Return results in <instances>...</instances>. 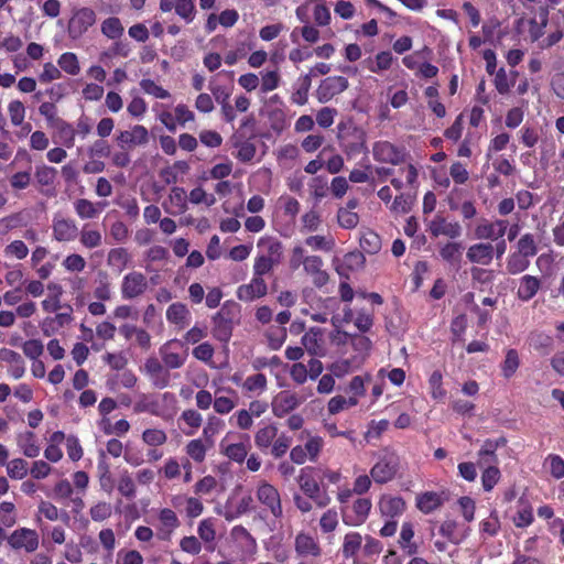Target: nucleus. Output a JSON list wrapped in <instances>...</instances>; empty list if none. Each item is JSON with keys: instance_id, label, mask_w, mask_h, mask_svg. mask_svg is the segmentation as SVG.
Here are the masks:
<instances>
[{"instance_id": "79ce46f5", "label": "nucleus", "mask_w": 564, "mask_h": 564, "mask_svg": "<svg viewBox=\"0 0 564 564\" xmlns=\"http://www.w3.org/2000/svg\"><path fill=\"white\" fill-rule=\"evenodd\" d=\"M505 249H496L497 258H500ZM495 249H468L466 257L471 262L488 264L494 258Z\"/></svg>"}, {"instance_id": "cd10ccee", "label": "nucleus", "mask_w": 564, "mask_h": 564, "mask_svg": "<svg viewBox=\"0 0 564 564\" xmlns=\"http://www.w3.org/2000/svg\"><path fill=\"white\" fill-rule=\"evenodd\" d=\"M278 427L275 424H268L259 429L254 434V444L261 451H267L278 436Z\"/></svg>"}, {"instance_id": "bb28decb", "label": "nucleus", "mask_w": 564, "mask_h": 564, "mask_svg": "<svg viewBox=\"0 0 564 564\" xmlns=\"http://www.w3.org/2000/svg\"><path fill=\"white\" fill-rule=\"evenodd\" d=\"M443 505L441 495L434 491H426L416 497V507L420 511L429 514Z\"/></svg>"}, {"instance_id": "338daca9", "label": "nucleus", "mask_w": 564, "mask_h": 564, "mask_svg": "<svg viewBox=\"0 0 564 564\" xmlns=\"http://www.w3.org/2000/svg\"><path fill=\"white\" fill-rule=\"evenodd\" d=\"M112 513V507L109 502H98L89 510L91 519L96 522H101L108 519Z\"/></svg>"}, {"instance_id": "052dcab7", "label": "nucleus", "mask_w": 564, "mask_h": 564, "mask_svg": "<svg viewBox=\"0 0 564 564\" xmlns=\"http://www.w3.org/2000/svg\"><path fill=\"white\" fill-rule=\"evenodd\" d=\"M291 443H292V438L290 436H288L286 434L281 433L280 435H278L275 437V440L273 441V443L271 445V454L275 458L282 457L286 453L289 447L291 446Z\"/></svg>"}, {"instance_id": "7ed1b4c3", "label": "nucleus", "mask_w": 564, "mask_h": 564, "mask_svg": "<svg viewBox=\"0 0 564 564\" xmlns=\"http://www.w3.org/2000/svg\"><path fill=\"white\" fill-rule=\"evenodd\" d=\"M240 318V305L234 301H226L220 310L212 317V334L217 340L227 344L234 326Z\"/></svg>"}, {"instance_id": "f03ea898", "label": "nucleus", "mask_w": 564, "mask_h": 564, "mask_svg": "<svg viewBox=\"0 0 564 564\" xmlns=\"http://www.w3.org/2000/svg\"><path fill=\"white\" fill-rule=\"evenodd\" d=\"M319 471L312 466L304 467L297 476V484L304 496L314 501L318 508H325L330 503V496L326 486L319 479Z\"/></svg>"}, {"instance_id": "de8ad7c7", "label": "nucleus", "mask_w": 564, "mask_h": 564, "mask_svg": "<svg viewBox=\"0 0 564 564\" xmlns=\"http://www.w3.org/2000/svg\"><path fill=\"white\" fill-rule=\"evenodd\" d=\"M133 411L135 413L148 412L152 415H161L159 401L142 394L141 398L134 403Z\"/></svg>"}, {"instance_id": "6e6552de", "label": "nucleus", "mask_w": 564, "mask_h": 564, "mask_svg": "<svg viewBox=\"0 0 564 564\" xmlns=\"http://www.w3.org/2000/svg\"><path fill=\"white\" fill-rule=\"evenodd\" d=\"M349 82L344 76H328L321 80L315 97L321 104L330 101L334 97L345 91Z\"/></svg>"}, {"instance_id": "2f4dec72", "label": "nucleus", "mask_w": 564, "mask_h": 564, "mask_svg": "<svg viewBox=\"0 0 564 564\" xmlns=\"http://www.w3.org/2000/svg\"><path fill=\"white\" fill-rule=\"evenodd\" d=\"M234 148L237 150L235 158L241 163H250L257 153V148L250 139L235 140Z\"/></svg>"}, {"instance_id": "5701e85b", "label": "nucleus", "mask_w": 564, "mask_h": 564, "mask_svg": "<svg viewBox=\"0 0 564 564\" xmlns=\"http://www.w3.org/2000/svg\"><path fill=\"white\" fill-rule=\"evenodd\" d=\"M0 360L11 365L10 373L14 379H20L25 372L24 360L21 355L8 348H0Z\"/></svg>"}, {"instance_id": "72a5a7b5", "label": "nucleus", "mask_w": 564, "mask_h": 564, "mask_svg": "<svg viewBox=\"0 0 564 564\" xmlns=\"http://www.w3.org/2000/svg\"><path fill=\"white\" fill-rule=\"evenodd\" d=\"M553 338L544 333H531L529 345L540 355H549L553 350Z\"/></svg>"}, {"instance_id": "9d476101", "label": "nucleus", "mask_w": 564, "mask_h": 564, "mask_svg": "<svg viewBox=\"0 0 564 564\" xmlns=\"http://www.w3.org/2000/svg\"><path fill=\"white\" fill-rule=\"evenodd\" d=\"M115 140L121 150H129L147 144L149 142V131L144 126L135 124L131 130L119 131Z\"/></svg>"}, {"instance_id": "a878e982", "label": "nucleus", "mask_w": 564, "mask_h": 564, "mask_svg": "<svg viewBox=\"0 0 564 564\" xmlns=\"http://www.w3.org/2000/svg\"><path fill=\"white\" fill-rule=\"evenodd\" d=\"M312 86L311 74L301 75L296 82V88L291 96V101L304 106L308 101V93Z\"/></svg>"}, {"instance_id": "f8f14e48", "label": "nucleus", "mask_w": 564, "mask_h": 564, "mask_svg": "<svg viewBox=\"0 0 564 564\" xmlns=\"http://www.w3.org/2000/svg\"><path fill=\"white\" fill-rule=\"evenodd\" d=\"M508 225L507 220L489 221L484 218L475 227L474 237L479 240L495 241L506 234Z\"/></svg>"}, {"instance_id": "49530a36", "label": "nucleus", "mask_w": 564, "mask_h": 564, "mask_svg": "<svg viewBox=\"0 0 564 564\" xmlns=\"http://www.w3.org/2000/svg\"><path fill=\"white\" fill-rule=\"evenodd\" d=\"M279 261L280 254L278 252H270L269 256L258 257L254 263V275L262 276L263 274L268 273Z\"/></svg>"}, {"instance_id": "a19ab883", "label": "nucleus", "mask_w": 564, "mask_h": 564, "mask_svg": "<svg viewBox=\"0 0 564 564\" xmlns=\"http://www.w3.org/2000/svg\"><path fill=\"white\" fill-rule=\"evenodd\" d=\"M189 311L183 303H173L166 311V318L170 323L184 326L187 324Z\"/></svg>"}, {"instance_id": "dca6fc26", "label": "nucleus", "mask_w": 564, "mask_h": 564, "mask_svg": "<svg viewBox=\"0 0 564 564\" xmlns=\"http://www.w3.org/2000/svg\"><path fill=\"white\" fill-rule=\"evenodd\" d=\"M144 370L154 387L163 389L170 384V372L155 357H150L144 362Z\"/></svg>"}, {"instance_id": "f3484780", "label": "nucleus", "mask_w": 564, "mask_h": 564, "mask_svg": "<svg viewBox=\"0 0 564 564\" xmlns=\"http://www.w3.org/2000/svg\"><path fill=\"white\" fill-rule=\"evenodd\" d=\"M148 282L140 272H132L123 278L121 292L124 299H134L145 292Z\"/></svg>"}, {"instance_id": "0e129e2a", "label": "nucleus", "mask_w": 564, "mask_h": 564, "mask_svg": "<svg viewBox=\"0 0 564 564\" xmlns=\"http://www.w3.org/2000/svg\"><path fill=\"white\" fill-rule=\"evenodd\" d=\"M223 426L224 422L219 417L215 415L208 417L207 424L203 430V435L205 436L209 446L213 445V437L220 431Z\"/></svg>"}, {"instance_id": "c85d7f7f", "label": "nucleus", "mask_w": 564, "mask_h": 564, "mask_svg": "<svg viewBox=\"0 0 564 564\" xmlns=\"http://www.w3.org/2000/svg\"><path fill=\"white\" fill-rule=\"evenodd\" d=\"M51 128L56 130L58 141L66 148H73L75 144V128L64 119L57 120Z\"/></svg>"}, {"instance_id": "864d4df0", "label": "nucleus", "mask_w": 564, "mask_h": 564, "mask_svg": "<svg viewBox=\"0 0 564 564\" xmlns=\"http://www.w3.org/2000/svg\"><path fill=\"white\" fill-rule=\"evenodd\" d=\"M496 446L494 440H486L478 452L480 465H491L497 463Z\"/></svg>"}, {"instance_id": "4d7b16f0", "label": "nucleus", "mask_w": 564, "mask_h": 564, "mask_svg": "<svg viewBox=\"0 0 564 564\" xmlns=\"http://www.w3.org/2000/svg\"><path fill=\"white\" fill-rule=\"evenodd\" d=\"M337 220L340 227L352 229L358 225L359 216L357 213L349 210V208H339Z\"/></svg>"}, {"instance_id": "aec40b11", "label": "nucleus", "mask_w": 564, "mask_h": 564, "mask_svg": "<svg viewBox=\"0 0 564 564\" xmlns=\"http://www.w3.org/2000/svg\"><path fill=\"white\" fill-rule=\"evenodd\" d=\"M267 294V284L262 276L254 275L249 284H243L238 288L237 296L240 301H253Z\"/></svg>"}, {"instance_id": "603ef678", "label": "nucleus", "mask_w": 564, "mask_h": 564, "mask_svg": "<svg viewBox=\"0 0 564 564\" xmlns=\"http://www.w3.org/2000/svg\"><path fill=\"white\" fill-rule=\"evenodd\" d=\"M343 335L345 336V340L348 338L350 339V344H351L352 348L359 355L366 356L369 354V351L372 347V341L370 340V338H368L364 335H349L346 332H344Z\"/></svg>"}, {"instance_id": "ea45409f", "label": "nucleus", "mask_w": 564, "mask_h": 564, "mask_svg": "<svg viewBox=\"0 0 564 564\" xmlns=\"http://www.w3.org/2000/svg\"><path fill=\"white\" fill-rule=\"evenodd\" d=\"M57 65L61 70L72 76H76L80 72L78 57L73 52L63 53L57 59Z\"/></svg>"}, {"instance_id": "39448f33", "label": "nucleus", "mask_w": 564, "mask_h": 564, "mask_svg": "<svg viewBox=\"0 0 564 564\" xmlns=\"http://www.w3.org/2000/svg\"><path fill=\"white\" fill-rule=\"evenodd\" d=\"M400 458L394 453H386L370 469V476L377 484H387L398 474Z\"/></svg>"}, {"instance_id": "37998d69", "label": "nucleus", "mask_w": 564, "mask_h": 564, "mask_svg": "<svg viewBox=\"0 0 564 564\" xmlns=\"http://www.w3.org/2000/svg\"><path fill=\"white\" fill-rule=\"evenodd\" d=\"M242 389L249 393L261 394L267 390L268 380L263 373H257L253 376L247 377V379L242 382Z\"/></svg>"}, {"instance_id": "e2e57ef3", "label": "nucleus", "mask_w": 564, "mask_h": 564, "mask_svg": "<svg viewBox=\"0 0 564 564\" xmlns=\"http://www.w3.org/2000/svg\"><path fill=\"white\" fill-rule=\"evenodd\" d=\"M175 12L187 23H189L195 18V4L192 0H176Z\"/></svg>"}, {"instance_id": "ddd939ff", "label": "nucleus", "mask_w": 564, "mask_h": 564, "mask_svg": "<svg viewBox=\"0 0 564 564\" xmlns=\"http://www.w3.org/2000/svg\"><path fill=\"white\" fill-rule=\"evenodd\" d=\"M53 236L59 242H69L77 238L79 230L76 221L72 218H65L55 215L52 224Z\"/></svg>"}, {"instance_id": "3c124183", "label": "nucleus", "mask_w": 564, "mask_h": 564, "mask_svg": "<svg viewBox=\"0 0 564 564\" xmlns=\"http://www.w3.org/2000/svg\"><path fill=\"white\" fill-rule=\"evenodd\" d=\"M520 359L516 349H509L506 354L505 361L501 365V371L505 378L512 377L519 368Z\"/></svg>"}, {"instance_id": "b1692460", "label": "nucleus", "mask_w": 564, "mask_h": 564, "mask_svg": "<svg viewBox=\"0 0 564 564\" xmlns=\"http://www.w3.org/2000/svg\"><path fill=\"white\" fill-rule=\"evenodd\" d=\"M295 551L301 556H314L321 555V547L318 543L308 534L300 533L295 538Z\"/></svg>"}, {"instance_id": "8fccbe9b", "label": "nucleus", "mask_w": 564, "mask_h": 564, "mask_svg": "<svg viewBox=\"0 0 564 564\" xmlns=\"http://www.w3.org/2000/svg\"><path fill=\"white\" fill-rule=\"evenodd\" d=\"M281 76L278 69L261 73L260 89L263 94L270 93L280 86Z\"/></svg>"}, {"instance_id": "2eb2a0df", "label": "nucleus", "mask_w": 564, "mask_h": 564, "mask_svg": "<svg viewBox=\"0 0 564 564\" xmlns=\"http://www.w3.org/2000/svg\"><path fill=\"white\" fill-rule=\"evenodd\" d=\"M301 404L299 397L290 391L279 392L272 400V413L276 417H283Z\"/></svg>"}, {"instance_id": "a18cd8bd", "label": "nucleus", "mask_w": 564, "mask_h": 564, "mask_svg": "<svg viewBox=\"0 0 564 564\" xmlns=\"http://www.w3.org/2000/svg\"><path fill=\"white\" fill-rule=\"evenodd\" d=\"M26 109L21 100H11L8 104V115L12 126L21 127L24 123Z\"/></svg>"}, {"instance_id": "e433bc0d", "label": "nucleus", "mask_w": 564, "mask_h": 564, "mask_svg": "<svg viewBox=\"0 0 564 564\" xmlns=\"http://www.w3.org/2000/svg\"><path fill=\"white\" fill-rule=\"evenodd\" d=\"M540 19L541 22H538L535 19L529 21V36L532 42L541 40L544 35V30L549 21V10L546 7L540 8Z\"/></svg>"}, {"instance_id": "7c9ffc66", "label": "nucleus", "mask_w": 564, "mask_h": 564, "mask_svg": "<svg viewBox=\"0 0 564 564\" xmlns=\"http://www.w3.org/2000/svg\"><path fill=\"white\" fill-rule=\"evenodd\" d=\"M380 511L383 516L395 517L405 509V502L401 497H383L379 502Z\"/></svg>"}, {"instance_id": "412c9836", "label": "nucleus", "mask_w": 564, "mask_h": 564, "mask_svg": "<svg viewBox=\"0 0 564 564\" xmlns=\"http://www.w3.org/2000/svg\"><path fill=\"white\" fill-rule=\"evenodd\" d=\"M74 210L80 219L97 218L106 208V202H91L87 198H78L74 202Z\"/></svg>"}, {"instance_id": "c756f323", "label": "nucleus", "mask_w": 564, "mask_h": 564, "mask_svg": "<svg viewBox=\"0 0 564 564\" xmlns=\"http://www.w3.org/2000/svg\"><path fill=\"white\" fill-rule=\"evenodd\" d=\"M362 543V536L358 532L347 533L344 538L343 543V555L346 558H354V564H359L355 558L357 552L360 550Z\"/></svg>"}, {"instance_id": "680f3d73", "label": "nucleus", "mask_w": 564, "mask_h": 564, "mask_svg": "<svg viewBox=\"0 0 564 564\" xmlns=\"http://www.w3.org/2000/svg\"><path fill=\"white\" fill-rule=\"evenodd\" d=\"M186 453L196 463H202L206 456V446L202 440H192L186 445Z\"/></svg>"}, {"instance_id": "09e8293b", "label": "nucleus", "mask_w": 564, "mask_h": 564, "mask_svg": "<svg viewBox=\"0 0 564 564\" xmlns=\"http://www.w3.org/2000/svg\"><path fill=\"white\" fill-rule=\"evenodd\" d=\"M517 72H512V76L516 77ZM516 78L509 79V76L503 67H500L495 73L494 84L497 91L501 95H506L510 91V88L514 85Z\"/></svg>"}, {"instance_id": "473e14b6", "label": "nucleus", "mask_w": 564, "mask_h": 564, "mask_svg": "<svg viewBox=\"0 0 564 564\" xmlns=\"http://www.w3.org/2000/svg\"><path fill=\"white\" fill-rule=\"evenodd\" d=\"M221 453L236 463H242L248 456L250 446L245 443L225 444L220 443Z\"/></svg>"}, {"instance_id": "393cba45", "label": "nucleus", "mask_w": 564, "mask_h": 564, "mask_svg": "<svg viewBox=\"0 0 564 564\" xmlns=\"http://www.w3.org/2000/svg\"><path fill=\"white\" fill-rule=\"evenodd\" d=\"M172 341L165 343L160 348V356L162 358L163 365L166 369H178L183 367L186 361V354H178L171 350Z\"/></svg>"}, {"instance_id": "774afa93", "label": "nucleus", "mask_w": 564, "mask_h": 564, "mask_svg": "<svg viewBox=\"0 0 564 564\" xmlns=\"http://www.w3.org/2000/svg\"><path fill=\"white\" fill-rule=\"evenodd\" d=\"M338 524V514L335 509H328L326 512L323 513L319 525L324 533H330L335 531L336 527Z\"/></svg>"}, {"instance_id": "20e7f679", "label": "nucleus", "mask_w": 564, "mask_h": 564, "mask_svg": "<svg viewBox=\"0 0 564 564\" xmlns=\"http://www.w3.org/2000/svg\"><path fill=\"white\" fill-rule=\"evenodd\" d=\"M372 156L373 160L379 163L398 166L404 164L410 158V154L403 145H397L390 141L380 140L372 144Z\"/></svg>"}, {"instance_id": "bf43d9fd", "label": "nucleus", "mask_w": 564, "mask_h": 564, "mask_svg": "<svg viewBox=\"0 0 564 564\" xmlns=\"http://www.w3.org/2000/svg\"><path fill=\"white\" fill-rule=\"evenodd\" d=\"M57 171L53 166L42 165L35 170L36 181L44 186L52 185L56 178Z\"/></svg>"}, {"instance_id": "f704fd0d", "label": "nucleus", "mask_w": 564, "mask_h": 564, "mask_svg": "<svg viewBox=\"0 0 564 564\" xmlns=\"http://www.w3.org/2000/svg\"><path fill=\"white\" fill-rule=\"evenodd\" d=\"M536 254V249H525V252H522V249L514 252L508 261V269L511 273H519L527 269L529 261L528 256Z\"/></svg>"}, {"instance_id": "1a4fd4ad", "label": "nucleus", "mask_w": 564, "mask_h": 564, "mask_svg": "<svg viewBox=\"0 0 564 564\" xmlns=\"http://www.w3.org/2000/svg\"><path fill=\"white\" fill-rule=\"evenodd\" d=\"M259 502L264 506L275 519L283 517V508L279 490L269 482L258 486L256 492Z\"/></svg>"}, {"instance_id": "c9c22d12", "label": "nucleus", "mask_w": 564, "mask_h": 564, "mask_svg": "<svg viewBox=\"0 0 564 564\" xmlns=\"http://www.w3.org/2000/svg\"><path fill=\"white\" fill-rule=\"evenodd\" d=\"M18 445L26 457L34 458L40 454V446L36 444V436L33 432H25L18 436Z\"/></svg>"}, {"instance_id": "4be33fe9", "label": "nucleus", "mask_w": 564, "mask_h": 564, "mask_svg": "<svg viewBox=\"0 0 564 564\" xmlns=\"http://www.w3.org/2000/svg\"><path fill=\"white\" fill-rule=\"evenodd\" d=\"M365 254L360 249H354L344 254L341 262L336 267L339 275L347 276L346 271H358L364 268Z\"/></svg>"}, {"instance_id": "69168bd1", "label": "nucleus", "mask_w": 564, "mask_h": 564, "mask_svg": "<svg viewBox=\"0 0 564 564\" xmlns=\"http://www.w3.org/2000/svg\"><path fill=\"white\" fill-rule=\"evenodd\" d=\"M140 86L144 93L154 96L155 98L166 99L170 97V93L162 86L154 83L152 79H142Z\"/></svg>"}, {"instance_id": "a211bd4d", "label": "nucleus", "mask_w": 564, "mask_h": 564, "mask_svg": "<svg viewBox=\"0 0 564 564\" xmlns=\"http://www.w3.org/2000/svg\"><path fill=\"white\" fill-rule=\"evenodd\" d=\"M304 349L312 356L324 357L326 348L323 341V332L318 327H313L302 336Z\"/></svg>"}, {"instance_id": "6e6d98bb", "label": "nucleus", "mask_w": 564, "mask_h": 564, "mask_svg": "<svg viewBox=\"0 0 564 564\" xmlns=\"http://www.w3.org/2000/svg\"><path fill=\"white\" fill-rule=\"evenodd\" d=\"M4 466H7L8 476L12 479H23L28 474V463L22 458L12 459Z\"/></svg>"}, {"instance_id": "5fc2aeb1", "label": "nucleus", "mask_w": 564, "mask_h": 564, "mask_svg": "<svg viewBox=\"0 0 564 564\" xmlns=\"http://www.w3.org/2000/svg\"><path fill=\"white\" fill-rule=\"evenodd\" d=\"M392 63H393V56H392L391 52L382 51L376 55L375 62H371V65L368 66V68L372 73H379L382 70L390 69L392 66Z\"/></svg>"}, {"instance_id": "9b49d317", "label": "nucleus", "mask_w": 564, "mask_h": 564, "mask_svg": "<svg viewBox=\"0 0 564 564\" xmlns=\"http://www.w3.org/2000/svg\"><path fill=\"white\" fill-rule=\"evenodd\" d=\"M9 545L14 550H25V552H34L39 547V534L35 530L21 528L12 532L8 538Z\"/></svg>"}, {"instance_id": "6ab92c4d", "label": "nucleus", "mask_w": 564, "mask_h": 564, "mask_svg": "<svg viewBox=\"0 0 564 564\" xmlns=\"http://www.w3.org/2000/svg\"><path fill=\"white\" fill-rule=\"evenodd\" d=\"M430 232L434 237L445 236L451 239L458 238L462 234V227L458 223L447 221L444 217L436 216L429 226Z\"/></svg>"}, {"instance_id": "f257e3e1", "label": "nucleus", "mask_w": 564, "mask_h": 564, "mask_svg": "<svg viewBox=\"0 0 564 564\" xmlns=\"http://www.w3.org/2000/svg\"><path fill=\"white\" fill-rule=\"evenodd\" d=\"M337 140L340 150L348 160L368 153L366 131L352 122H339L337 124Z\"/></svg>"}, {"instance_id": "423d86ee", "label": "nucleus", "mask_w": 564, "mask_h": 564, "mask_svg": "<svg viewBox=\"0 0 564 564\" xmlns=\"http://www.w3.org/2000/svg\"><path fill=\"white\" fill-rule=\"evenodd\" d=\"M371 501L368 498H357L351 505L340 508L343 522L350 527L361 525L368 518Z\"/></svg>"}, {"instance_id": "4468645a", "label": "nucleus", "mask_w": 564, "mask_h": 564, "mask_svg": "<svg viewBox=\"0 0 564 564\" xmlns=\"http://www.w3.org/2000/svg\"><path fill=\"white\" fill-rule=\"evenodd\" d=\"M165 213L172 216L183 215L187 210V195L183 187L171 188L167 198L162 203Z\"/></svg>"}, {"instance_id": "0eeeda50", "label": "nucleus", "mask_w": 564, "mask_h": 564, "mask_svg": "<svg viewBox=\"0 0 564 564\" xmlns=\"http://www.w3.org/2000/svg\"><path fill=\"white\" fill-rule=\"evenodd\" d=\"M96 23V13L91 8L77 9L68 21V35L73 39L82 37L90 26Z\"/></svg>"}, {"instance_id": "c03bdc74", "label": "nucleus", "mask_w": 564, "mask_h": 564, "mask_svg": "<svg viewBox=\"0 0 564 564\" xmlns=\"http://www.w3.org/2000/svg\"><path fill=\"white\" fill-rule=\"evenodd\" d=\"M187 200H189L194 205L203 204L206 207H212L217 202L215 195L212 193H207L202 186L194 187L189 192Z\"/></svg>"}, {"instance_id": "58836bf2", "label": "nucleus", "mask_w": 564, "mask_h": 564, "mask_svg": "<svg viewBox=\"0 0 564 564\" xmlns=\"http://www.w3.org/2000/svg\"><path fill=\"white\" fill-rule=\"evenodd\" d=\"M100 31L106 37L117 40L123 35L124 28L119 18L110 17L102 21Z\"/></svg>"}, {"instance_id": "13d9d810", "label": "nucleus", "mask_w": 564, "mask_h": 564, "mask_svg": "<svg viewBox=\"0 0 564 564\" xmlns=\"http://www.w3.org/2000/svg\"><path fill=\"white\" fill-rule=\"evenodd\" d=\"M486 469L481 475L482 487L486 491H490L500 478V470L491 465H486Z\"/></svg>"}, {"instance_id": "4c0bfd02", "label": "nucleus", "mask_w": 564, "mask_h": 564, "mask_svg": "<svg viewBox=\"0 0 564 564\" xmlns=\"http://www.w3.org/2000/svg\"><path fill=\"white\" fill-rule=\"evenodd\" d=\"M540 288V281L532 276V275H524L521 279L519 289H518V296L522 301H529L531 300Z\"/></svg>"}]
</instances>
